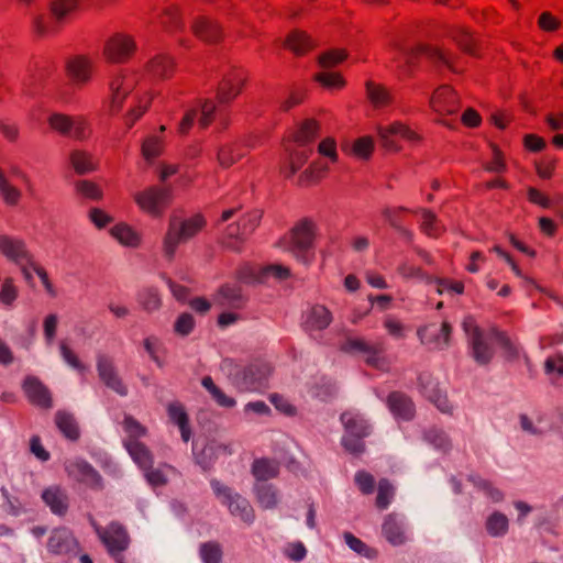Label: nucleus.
Instances as JSON below:
<instances>
[{
  "label": "nucleus",
  "instance_id": "5fc2aeb1",
  "mask_svg": "<svg viewBox=\"0 0 563 563\" xmlns=\"http://www.w3.org/2000/svg\"><path fill=\"white\" fill-rule=\"evenodd\" d=\"M199 553L203 563H220L222 559V550L217 542L202 543Z\"/></svg>",
  "mask_w": 563,
  "mask_h": 563
},
{
  "label": "nucleus",
  "instance_id": "09e8293b",
  "mask_svg": "<svg viewBox=\"0 0 563 563\" xmlns=\"http://www.w3.org/2000/svg\"><path fill=\"white\" fill-rule=\"evenodd\" d=\"M111 235L126 246H136L139 244L137 234L126 224L114 225L111 229Z\"/></svg>",
  "mask_w": 563,
  "mask_h": 563
},
{
  "label": "nucleus",
  "instance_id": "0e129e2a",
  "mask_svg": "<svg viewBox=\"0 0 563 563\" xmlns=\"http://www.w3.org/2000/svg\"><path fill=\"white\" fill-rule=\"evenodd\" d=\"M161 151V141L155 136L146 139L142 144V154L148 162H152L156 156H158Z\"/></svg>",
  "mask_w": 563,
  "mask_h": 563
},
{
  "label": "nucleus",
  "instance_id": "39448f33",
  "mask_svg": "<svg viewBox=\"0 0 563 563\" xmlns=\"http://www.w3.org/2000/svg\"><path fill=\"white\" fill-rule=\"evenodd\" d=\"M210 486L216 497L222 505L228 507L232 516L238 517L249 526L254 522V509L245 497L216 478L210 481Z\"/></svg>",
  "mask_w": 563,
  "mask_h": 563
},
{
  "label": "nucleus",
  "instance_id": "72a5a7b5",
  "mask_svg": "<svg viewBox=\"0 0 563 563\" xmlns=\"http://www.w3.org/2000/svg\"><path fill=\"white\" fill-rule=\"evenodd\" d=\"M222 446L216 443H207L200 451H198V444L192 443V453L196 459V463L203 470H209L218 457V450Z\"/></svg>",
  "mask_w": 563,
  "mask_h": 563
},
{
  "label": "nucleus",
  "instance_id": "7c9ffc66",
  "mask_svg": "<svg viewBox=\"0 0 563 563\" xmlns=\"http://www.w3.org/2000/svg\"><path fill=\"white\" fill-rule=\"evenodd\" d=\"M388 407L393 415L402 420H410L413 416L412 401L401 393H391L388 396Z\"/></svg>",
  "mask_w": 563,
  "mask_h": 563
},
{
  "label": "nucleus",
  "instance_id": "2f4dec72",
  "mask_svg": "<svg viewBox=\"0 0 563 563\" xmlns=\"http://www.w3.org/2000/svg\"><path fill=\"white\" fill-rule=\"evenodd\" d=\"M332 321L331 312L321 305L313 306L306 316L305 329L306 330H323Z\"/></svg>",
  "mask_w": 563,
  "mask_h": 563
},
{
  "label": "nucleus",
  "instance_id": "6e6d98bb",
  "mask_svg": "<svg viewBox=\"0 0 563 563\" xmlns=\"http://www.w3.org/2000/svg\"><path fill=\"white\" fill-rule=\"evenodd\" d=\"M48 122L52 129L64 135H69L74 126V119L60 113L52 114Z\"/></svg>",
  "mask_w": 563,
  "mask_h": 563
},
{
  "label": "nucleus",
  "instance_id": "69168bd1",
  "mask_svg": "<svg viewBox=\"0 0 563 563\" xmlns=\"http://www.w3.org/2000/svg\"><path fill=\"white\" fill-rule=\"evenodd\" d=\"M289 275L290 271L288 267L279 264H272L262 268V273L261 276L258 277V280L262 282L266 276H274L275 278L283 280L288 278Z\"/></svg>",
  "mask_w": 563,
  "mask_h": 563
},
{
  "label": "nucleus",
  "instance_id": "a19ab883",
  "mask_svg": "<svg viewBox=\"0 0 563 563\" xmlns=\"http://www.w3.org/2000/svg\"><path fill=\"white\" fill-rule=\"evenodd\" d=\"M285 46L291 49L295 54L301 55L312 47V41L306 33L301 31H294L287 36Z\"/></svg>",
  "mask_w": 563,
  "mask_h": 563
},
{
  "label": "nucleus",
  "instance_id": "4468645a",
  "mask_svg": "<svg viewBox=\"0 0 563 563\" xmlns=\"http://www.w3.org/2000/svg\"><path fill=\"white\" fill-rule=\"evenodd\" d=\"M397 48L405 55L406 65L411 67L415 64V56L418 54H423L428 57L430 62L434 65H443L446 66L452 71H456L452 57L448 55L445 52L427 45H420L416 49H407L397 45Z\"/></svg>",
  "mask_w": 563,
  "mask_h": 563
},
{
  "label": "nucleus",
  "instance_id": "49530a36",
  "mask_svg": "<svg viewBox=\"0 0 563 563\" xmlns=\"http://www.w3.org/2000/svg\"><path fill=\"white\" fill-rule=\"evenodd\" d=\"M343 538L346 545L358 555L368 560H373L377 556V551L375 549L368 547L365 542L356 538L351 532H344Z\"/></svg>",
  "mask_w": 563,
  "mask_h": 563
},
{
  "label": "nucleus",
  "instance_id": "a878e982",
  "mask_svg": "<svg viewBox=\"0 0 563 563\" xmlns=\"http://www.w3.org/2000/svg\"><path fill=\"white\" fill-rule=\"evenodd\" d=\"M194 34L207 43H216L221 37L220 26L216 21L208 18H198L192 22Z\"/></svg>",
  "mask_w": 563,
  "mask_h": 563
},
{
  "label": "nucleus",
  "instance_id": "ea45409f",
  "mask_svg": "<svg viewBox=\"0 0 563 563\" xmlns=\"http://www.w3.org/2000/svg\"><path fill=\"white\" fill-rule=\"evenodd\" d=\"M420 212L422 217L421 231L430 238H439L445 231V227L431 210L421 209Z\"/></svg>",
  "mask_w": 563,
  "mask_h": 563
},
{
  "label": "nucleus",
  "instance_id": "473e14b6",
  "mask_svg": "<svg viewBox=\"0 0 563 563\" xmlns=\"http://www.w3.org/2000/svg\"><path fill=\"white\" fill-rule=\"evenodd\" d=\"M509 518L501 511H493L485 521V529L492 538H504L509 531Z\"/></svg>",
  "mask_w": 563,
  "mask_h": 563
},
{
  "label": "nucleus",
  "instance_id": "c756f323",
  "mask_svg": "<svg viewBox=\"0 0 563 563\" xmlns=\"http://www.w3.org/2000/svg\"><path fill=\"white\" fill-rule=\"evenodd\" d=\"M252 474L255 483H267L279 474V463L271 459H257L252 464Z\"/></svg>",
  "mask_w": 563,
  "mask_h": 563
},
{
  "label": "nucleus",
  "instance_id": "37998d69",
  "mask_svg": "<svg viewBox=\"0 0 563 563\" xmlns=\"http://www.w3.org/2000/svg\"><path fill=\"white\" fill-rule=\"evenodd\" d=\"M492 335L495 342L501 347L507 360L515 361L520 355L519 347L510 340V338L503 331L492 328Z\"/></svg>",
  "mask_w": 563,
  "mask_h": 563
},
{
  "label": "nucleus",
  "instance_id": "c9c22d12",
  "mask_svg": "<svg viewBox=\"0 0 563 563\" xmlns=\"http://www.w3.org/2000/svg\"><path fill=\"white\" fill-rule=\"evenodd\" d=\"M201 385L210 394L212 399L218 406L223 408H233L236 405L234 398L225 395L213 382L211 376H205L201 379Z\"/></svg>",
  "mask_w": 563,
  "mask_h": 563
},
{
  "label": "nucleus",
  "instance_id": "680f3d73",
  "mask_svg": "<svg viewBox=\"0 0 563 563\" xmlns=\"http://www.w3.org/2000/svg\"><path fill=\"white\" fill-rule=\"evenodd\" d=\"M195 328V319L192 314L188 312L181 313L174 324V330L181 336L188 335Z\"/></svg>",
  "mask_w": 563,
  "mask_h": 563
},
{
  "label": "nucleus",
  "instance_id": "864d4df0",
  "mask_svg": "<svg viewBox=\"0 0 563 563\" xmlns=\"http://www.w3.org/2000/svg\"><path fill=\"white\" fill-rule=\"evenodd\" d=\"M76 192L90 200H100L103 196L100 187L90 180H78L75 183Z\"/></svg>",
  "mask_w": 563,
  "mask_h": 563
},
{
  "label": "nucleus",
  "instance_id": "de8ad7c7",
  "mask_svg": "<svg viewBox=\"0 0 563 563\" xmlns=\"http://www.w3.org/2000/svg\"><path fill=\"white\" fill-rule=\"evenodd\" d=\"M161 23L169 32L181 31L184 29V22L180 18L179 8L174 4L168 5L164 10Z\"/></svg>",
  "mask_w": 563,
  "mask_h": 563
},
{
  "label": "nucleus",
  "instance_id": "4be33fe9",
  "mask_svg": "<svg viewBox=\"0 0 563 563\" xmlns=\"http://www.w3.org/2000/svg\"><path fill=\"white\" fill-rule=\"evenodd\" d=\"M42 499L49 510L59 517L67 514L69 508V496L66 489L58 485L45 488L42 493Z\"/></svg>",
  "mask_w": 563,
  "mask_h": 563
},
{
  "label": "nucleus",
  "instance_id": "8fccbe9b",
  "mask_svg": "<svg viewBox=\"0 0 563 563\" xmlns=\"http://www.w3.org/2000/svg\"><path fill=\"white\" fill-rule=\"evenodd\" d=\"M424 440L435 449L446 452L451 448V441L446 433L438 428H431L424 433Z\"/></svg>",
  "mask_w": 563,
  "mask_h": 563
},
{
  "label": "nucleus",
  "instance_id": "5701e85b",
  "mask_svg": "<svg viewBox=\"0 0 563 563\" xmlns=\"http://www.w3.org/2000/svg\"><path fill=\"white\" fill-rule=\"evenodd\" d=\"M23 389L33 405L46 409L52 407L51 393L38 378L34 376L26 377L23 383Z\"/></svg>",
  "mask_w": 563,
  "mask_h": 563
},
{
  "label": "nucleus",
  "instance_id": "1a4fd4ad",
  "mask_svg": "<svg viewBox=\"0 0 563 563\" xmlns=\"http://www.w3.org/2000/svg\"><path fill=\"white\" fill-rule=\"evenodd\" d=\"M65 472L73 481L93 490L103 489V479L100 473L85 459L75 457L64 464Z\"/></svg>",
  "mask_w": 563,
  "mask_h": 563
},
{
  "label": "nucleus",
  "instance_id": "9b49d317",
  "mask_svg": "<svg viewBox=\"0 0 563 563\" xmlns=\"http://www.w3.org/2000/svg\"><path fill=\"white\" fill-rule=\"evenodd\" d=\"M377 134L383 147L388 151H399L400 146L397 144L396 139L401 137L410 142L419 141L416 132L400 122H394L388 126H378Z\"/></svg>",
  "mask_w": 563,
  "mask_h": 563
},
{
  "label": "nucleus",
  "instance_id": "79ce46f5",
  "mask_svg": "<svg viewBox=\"0 0 563 563\" xmlns=\"http://www.w3.org/2000/svg\"><path fill=\"white\" fill-rule=\"evenodd\" d=\"M365 87L367 97L375 107L387 106L393 101L390 92L384 86L376 85L368 80Z\"/></svg>",
  "mask_w": 563,
  "mask_h": 563
},
{
  "label": "nucleus",
  "instance_id": "4c0bfd02",
  "mask_svg": "<svg viewBox=\"0 0 563 563\" xmlns=\"http://www.w3.org/2000/svg\"><path fill=\"white\" fill-rule=\"evenodd\" d=\"M69 162L75 172L79 175H85L96 169V164L92 159V156L86 151H71L69 155Z\"/></svg>",
  "mask_w": 563,
  "mask_h": 563
},
{
  "label": "nucleus",
  "instance_id": "bb28decb",
  "mask_svg": "<svg viewBox=\"0 0 563 563\" xmlns=\"http://www.w3.org/2000/svg\"><path fill=\"white\" fill-rule=\"evenodd\" d=\"M213 300L220 307L239 309L244 303V296L239 286L223 285L214 295Z\"/></svg>",
  "mask_w": 563,
  "mask_h": 563
},
{
  "label": "nucleus",
  "instance_id": "6ab92c4d",
  "mask_svg": "<svg viewBox=\"0 0 563 563\" xmlns=\"http://www.w3.org/2000/svg\"><path fill=\"white\" fill-rule=\"evenodd\" d=\"M430 106L439 114H455L460 108V100L454 90L443 86L431 97Z\"/></svg>",
  "mask_w": 563,
  "mask_h": 563
},
{
  "label": "nucleus",
  "instance_id": "412c9836",
  "mask_svg": "<svg viewBox=\"0 0 563 563\" xmlns=\"http://www.w3.org/2000/svg\"><path fill=\"white\" fill-rule=\"evenodd\" d=\"M0 253L16 265L24 262L32 264V256L26 250L25 243L20 239L0 235Z\"/></svg>",
  "mask_w": 563,
  "mask_h": 563
},
{
  "label": "nucleus",
  "instance_id": "c03bdc74",
  "mask_svg": "<svg viewBox=\"0 0 563 563\" xmlns=\"http://www.w3.org/2000/svg\"><path fill=\"white\" fill-rule=\"evenodd\" d=\"M242 78L234 76L225 79L218 90V100L220 103H228L234 99L241 91Z\"/></svg>",
  "mask_w": 563,
  "mask_h": 563
},
{
  "label": "nucleus",
  "instance_id": "3c124183",
  "mask_svg": "<svg viewBox=\"0 0 563 563\" xmlns=\"http://www.w3.org/2000/svg\"><path fill=\"white\" fill-rule=\"evenodd\" d=\"M0 195L3 201L9 206H14L21 198V191L10 184L8 178L0 169Z\"/></svg>",
  "mask_w": 563,
  "mask_h": 563
},
{
  "label": "nucleus",
  "instance_id": "f03ea898",
  "mask_svg": "<svg viewBox=\"0 0 563 563\" xmlns=\"http://www.w3.org/2000/svg\"><path fill=\"white\" fill-rule=\"evenodd\" d=\"M314 224L305 219L291 229L288 238L279 241V246L292 254L303 265L310 263L309 252L313 246Z\"/></svg>",
  "mask_w": 563,
  "mask_h": 563
},
{
  "label": "nucleus",
  "instance_id": "f257e3e1",
  "mask_svg": "<svg viewBox=\"0 0 563 563\" xmlns=\"http://www.w3.org/2000/svg\"><path fill=\"white\" fill-rule=\"evenodd\" d=\"M220 371L239 391H254L264 386L271 368L267 364L242 366L232 358H223Z\"/></svg>",
  "mask_w": 563,
  "mask_h": 563
},
{
  "label": "nucleus",
  "instance_id": "7ed1b4c3",
  "mask_svg": "<svg viewBox=\"0 0 563 563\" xmlns=\"http://www.w3.org/2000/svg\"><path fill=\"white\" fill-rule=\"evenodd\" d=\"M462 329L466 335L471 355L478 365H487L495 355L492 329L484 332L472 317H466L462 322Z\"/></svg>",
  "mask_w": 563,
  "mask_h": 563
},
{
  "label": "nucleus",
  "instance_id": "393cba45",
  "mask_svg": "<svg viewBox=\"0 0 563 563\" xmlns=\"http://www.w3.org/2000/svg\"><path fill=\"white\" fill-rule=\"evenodd\" d=\"M253 493L260 507L265 510L275 509L280 501L279 490L273 484L255 483Z\"/></svg>",
  "mask_w": 563,
  "mask_h": 563
},
{
  "label": "nucleus",
  "instance_id": "dca6fc26",
  "mask_svg": "<svg viewBox=\"0 0 563 563\" xmlns=\"http://www.w3.org/2000/svg\"><path fill=\"white\" fill-rule=\"evenodd\" d=\"M198 111H200V117L198 120L199 125L202 129H206L213 120V115L216 112V104L211 100H203L199 104L198 108L188 109L179 123L178 131L181 134L188 133L191 129L194 121L197 118Z\"/></svg>",
  "mask_w": 563,
  "mask_h": 563
},
{
  "label": "nucleus",
  "instance_id": "b1692460",
  "mask_svg": "<svg viewBox=\"0 0 563 563\" xmlns=\"http://www.w3.org/2000/svg\"><path fill=\"white\" fill-rule=\"evenodd\" d=\"M382 532L386 540L395 547L406 542L404 519L396 514H389L385 517Z\"/></svg>",
  "mask_w": 563,
  "mask_h": 563
},
{
  "label": "nucleus",
  "instance_id": "bf43d9fd",
  "mask_svg": "<svg viewBox=\"0 0 563 563\" xmlns=\"http://www.w3.org/2000/svg\"><path fill=\"white\" fill-rule=\"evenodd\" d=\"M554 511H542L537 518L536 526L543 529L545 532L556 534L558 518L554 516Z\"/></svg>",
  "mask_w": 563,
  "mask_h": 563
},
{
  "label": "nucleus",
  "instance_id": "20e7f679",
  "mask_svg": "<svg viewBox=\"0 0 563 563\" xmlns=\"http://www.w3.org/2000/svg\"><path fill=\"white\" fill-rule=\"evenodd\" d=\"M340 420L345 430L341 440L343 448L352 454H361L365 449L363 439L372 432L371 424L363 415L352 410L343 412Z\"/></svg>",
  "mask_w": 563,
  "mask_h": 563
},
{
  "label": "nucleus",
  "instance_id": "ddd939ff",
  "mask_svg": "<svg viewBox=\"0 0 563 563\" xmlns=\"http://www.w3.org/2000/svg\"><path fill=\"white\" fill-rule=\"evenodd\" d=\"M47 551L56 555L76 553L79 543L73 532L65 527L54 529L47 540Z\"/></svg>",
  "mask_w": 563,
  "mask_h": 563
},
{
  "label": "nucleus",
  "instance_id": "13d9d810",
  "mask_svg": "<svg viewBox=\"0 0 563 563\" xmlns=\"http://www.w3.org/2000/svg\"><path fill=\"white\" fill-rule=\"evenodd\" d=\"M172 66L173 63L167 56L159 55L151 62L150 71L156 77L164 78L168 76Z\"/></svg>",
  "mask_w": 563,
  "mask_h": 563
},
{
  "label": "nucleus",
  "instance_id": "e2e57ef3",
  "mask_svg": "<svg viewBox=\"0 0 563 563\" xmlns=\"http://www.w3.org/2000/svg\"><path fill=\"white\" fill-rule=\"evenodd\" d=\"M347 54L343 49H332L319 57V64L323 68H330L346 58Z\"/></svg>",
  "mask_w": 563,
  "mask_h": 563
},
{
  "label": "nucleus",
  "instance_id": "cd10ccee",
  "mask_svg": "<svg viewBox=\"0 0 563 563\" xmlns=\"http://www.w3.org/2000/svg\"><path fill=\"white\" fill-rule=\"evenodd\" d=\"M124 448L129 452L134 463L142 470L153 466L154 460L148 448L139 440H124Z\"/></svg>",
  "mask_w": 563,
  "mask_h": 563
},
{
  "label": "nucleus",
  "instance_id": "f8f14e48",
  "mask_svg": "<svg viewBox=\"0 0 563 563\" xmlns=\"http://www.w3.org/2000/svg\"><path fill=\"white\" fill-rule=\"evenodd\" d=\"M97 372L100 380L111 390L121 397H125L129 393L128 387L122 382L112 360L103 354L97 357Z\"/></svg>",
  "mask_w": 563,
  "mask_h": 563
},
{
  "label": "nucleus",
  "instance_id": "9d476101",
  "mask_svg": "<svg viewBox=\"0 0 563 563\" xmlns=\"http://www.w3.org/2000/svg\"><path fill=\"white\" fill-rule=\"evenodd\" d=\"M93 527L100 541L107 547L112 556L121 554L125 551L130 543V538L124 527L118 522H111L107 528L99 526L91 519Z\"/></svg>",
  "mask_w": 563,
  "mask_h": 563
},
{
  "label": "nucleus",
  "instance_id": "f704fd0d",
  "mask_svg": "<svg viewBox=\"0 0 563 563\" xmlns=\"http://www.w3.org/2000/svg\"><path fill=\"white\" fill-rule=\"evenodd\" d=\"M110 88L112 91L111 109L112 111H119L122 107L123 100L133 88V81L117 78L111 82Z\"/></svg>",
  "mask_w": 563,
  "mask_h": 563
},
{
  "label": "nucleus",
  "instance_id": "e433bc0d",
  "mask_svg": "<svg viewBox=\"0 0 563 563\" xmlns=\"http://www.w3.org/2000/svg\"><path fill=\"white\" fill-rule=\"evenodd\" d=\"M55 422L59 431L69 440L74 441L79 438L78 424L71 413L57 411L55 415Z\"/></svg>",
  "mask_w": 563,
  "mask_h": 563
},
{
  "label": "nucleus",
  "instance_id": "a18cd8bd",
  "mask_svg": "<svg viewBox=\"0 0 563 563\" xmlns=\"http://www.w3.org/2000/svg\"><path fill=\"white\" fill-rule=\"evenodd\" d=\"M395 497V487L386 478L378 482L377 497L375 505L379 510H385L389 507Z\"/></svg>",
  "mask_w": 563,
  "mask_h": 563
},
{
  "label": "nucleus",
  "instance_id": "f3484780",
  "mask_svg": "<svg viewBox=\"0 0 563 563\" xmlns=\"http://www.w3.org/2000/svg\"><path fill=\"white\" fill-rule=\"evenodd\" d=\"M421 394L433 402L442 412H450L451 405L446 395L439 388V383L429 374H421L418 378Z\"/></svg>",
  "mask_w": 563,
  "mask_h": 563
},
{
  "label": "nucleus",
  "instance_id": "c85d7f7f",
  "mask_svg": "<svg viewBox=\"0 0 563 563\" xmlns=\"http://www.w3.org/2000/svg\"><path fill=\"white\" fill-rule=\"evenodd\" d=\"M91 64L84 56H76L67 60L66 73L75 84H85L90 78Z\"/></svg>",
  "mask_w": 563,
  "mask_h": 563
},
{
  "label": "nucleus",
  "instance_id": "774afa93",
  "mask_svg": "<svg viewBox=\"0 0 563 563\" xmlns=\"http://www.w3.org/2000/svg\"><path fill=\"white\" fill-rule=\"evenodd\" d=\"M143 472L147 483L154 487L163 486L167 483V474L163 468H154L153 466H150Z\"/></svg>",
  "mask_w": 563,
  "mask_h": 563
},
{
  "label": "nucleus",
  "instance_id": "0eeeda50",
  "mask_svg": "<svg viewBox=\"0 0 563 563\" xmlns=\"http://www.w3.org/2000/svg\"><path fill=\"white\" fill-rule=\"evenodd\" d=\"M317 134L318 124L316 121L308 119L301 124L296 135L297 148L289 152V164L285 170L286 177L294 176L308 161L312 153V148L309 147L308 144L317 136Z\"/></svg>",
  "mask_w": 563,
  "mask_h": 563
},
{
  "label": "nucleus",
  "instance_id": "423d86ee",
  "mask_svg": "<svg viewBox=\"0 0 563 563\" xmlns=\"http://www.w3.org/2000/svg\"><path fill=\"white\" fill-rule=\"evenodd\" d=\"M202 227L203 219L200 216H196L184 221L172 218L163 242L164 255L168 260H172L177 246L195 236Z\"/></svg>",
  "mask_w": 563,
  "mask_h": 563
},
{
  "label": "nucleus",
  "instance_id": "2eb2a0df",
  "mask_svg": "<svg viewBox=\"0 0 563 563\" xmlns=\"http://www.w3.org/2000/svg\"><path fill=\"white\" fill-rule=\"evenodd\" d=\"M452 327L449 322L441 325L435 323L426 325L418 330V336L422 344L432 345L435 349L443 350L450 344Z\"/></svg>",
  "mask_w": 563,
  "mask_h": 563
},
{
  "label": "nucleus",
  "instance_id": "603ef678",
  "mask_svg": "<svg viewBox=\"0 0 563 563\" xmlns=\"http://www.w3.org/2000/svg\"><path fill=\"white\" fill-rule=\"evenodd\" d=\"M139 301L147 312L157 310L162 305V299L155 288H146L139 295Z\"/></svg>",
  "mask_w": 563,
  "mask_h": 563
},
{
  "label": "nucleus",
  "instance_id": "aec40b11",
  "mask_svg": "<svg viewBox=\"0 0 563 563\" xmlns=\"http://www.w3.org/2000/svg\"><path fill=\"white\" fill-rule=\"evenodd\" d=\"M342 350L346 353H362L366 356L368 365L382 369L385 361L380 356V349L367 344L365 341L356 338L347 339L342 345Z\"/></svg>",
  "mask_w": 563,
  "mask_h": 563
},
{
  "label": "nucleus",
  "instance_id": "338daca9",
  "mask_svg": "<svg viewBox=\"0 0 563 563\" xmlns=\"http://www.w3.org/2000/svg\"><path fill=\"white\" fill-rule=\"evenodd\" d=\"M374 142L369 136H363L355 141L353 152L356 156L367 159L373 151Z\"/></svg>",
  "mask_w": 563,
  "mask_h": 563
},
{
  "label": "nucleus",
  "instance_id": "58836bf2",
  "mask_svg": "<svg viewBox=\"0 0 563 563\" xmlns=\"http://www.w3.org/2000/svg\"><path fill=\"white\" fill-rule=\"evenodd\" d=\"M244 151L240 144H225L217 148V159L220 166L227 168L233 165L238 159L244 156Z\"/></svg>",
  "mask_w": 563,
  "mask_h": 563
},
{
  "label": "nucleus",
  "instance_id": "a211bd4d",
  "mask_svg": "<svg viewBox=\"0 0 563 563\" xmlns=\"http://www.w3.org/2000/svg\"><path fill=\"white\" fill-rule=\"evenodd\" d=\"M135 49L134 41L122 34L112 36L104 46V55L110 62H124Z\"/></svg>",
  "mask_w": 563,
  "mask_h": 563
},
{
  "label": "nucleus",
  "instance_id": "052dcab7",
  "mask_svg": "<svg viewBox=\"0 0 563 563\" xmlns=\"http://www.w3.org/2000/svg\"><path fill=\"white\" fill-rule=\"evenodd\" d=\"M77 7V0H54L51 3L52 14L56 20H62L67 13Z\"/></svg>",
  "mask_w": 563,
  "mask_h": 563
},
{
  "label": "nucleus",
  "instance_id": "6e6552de",
  "mask_svg": "<svg viewBox=\"0 0 563 563\" xmlns=\"http://www.w3.org/2000/svg\"><path fill=\"white\" fill-rule=\"evenodd\" d=\"M173 199V189L169 186H150L134 195V201L140 209L152 217L159 218Z\"/></svg>",
  "mask_w": 563,
  "mask_h": 563
},
{
  "label": "nucleus",
  "instance_id": "4d7b16f0",
  "mask_svg": "<svg viewBox=\"0 0 563 563\" xmlns=\"http://www.w3.org/2000/svg\"><path fill=\"white\" fill-rule=\"evenodd\" d=\"M122 424L124 432L128 434L126 440H139L146 433V429L132 416H125Z\"/></svg>",
  "mask_w": 563,
  "mask_h": 563
}]
</instances>
